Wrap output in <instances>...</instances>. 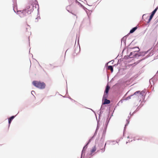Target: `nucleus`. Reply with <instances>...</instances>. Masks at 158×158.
Masks as SVG:
<instances>
[{
    "mask_svg": "<svg viewBox=\"0 0 158 158\" xmlns=\"http://www.w3.org/2000/svg\"><path fill=\"white\" fill-rule=\"evenodd\" d=\"M32 84L36 87L41 89H44L46 86L44 82L36 81H33Z\"/></svg>",
    "mask_w": 158,
    "mask_h": 158,
    "instance_id": "nucleus-2",
    "label": "nucleus"
},
{
    "mask_svg": "<svg viewBox=\"0 0 158 158\" xmlns=\"http://www.w3.org/2000/svg\"><path fill=\"white\" fill-rule=\"evenodd\" d=\"M69 2L70 3H72L73 2L76 1V0H68Z\"/></svg>",
    "mask_w": 158,
    "mask_h": 158,
    "instance_id": "nucleus-14",
    "label": "nucleus"
},
{
    "mask_svg": "<svg viewBox=\"0 0 158 158\" xmlns=\"http://www.w3.org/2000/svg\"><path fill=\"white\" fill-rule=\"evenodd\" d=\"M108 69L111 70L112 72H113V69L112 66L110 65L108 66Z\"/></svg>",
    "mask_w": 158,
    "mask_h": 158,
    "instance_id": "nucleus-10",
    "label": "nucleus"
},
{
    "mask_svg": "<svg viewBox=\"0 0 158 158\" xmlns=\"http://www.w3.org/2000/svg\"><path fill=\"white\" fill-rule=\"evenodd\" d=\"M158 9V7H156L155 8V9L152 12V14H153L154 15L156 12V11Z\"/></svg>",
    "mask_w": 158,
    "mask_h": 158,
    "instance_id": "nucleus-13",
    "label": "nucleus"
},
{
    "mask_svg": "<svg viewBox=\"0 0 158 158\" xmlns=\"http://www.w3.org/2000/svg\"><path fill=\"white\" fill-rule=\"evenodd\" d=\"M14 116H12L9 118V124H10L11 121L14 119Z\"/></svg>",
    "mask_w": 158,
    "mask_h": 158,
    "instance_id": "nucleus-9",
    "label": "nucleus"
},
{
    "mask_svg": "<svg viewBox=\"0 0 158 158\" xmlns=\"http://www.w3.org/2000/svg\"><path fill=\"white\" fill-rule=\"evenodd\" d=\"M97 149L96 147L95 146H94L92 148L91 150V154H92Z\"/></svg>",
    "mask_w": 158,
    "mask_h": 158,
    "instance_id": "nucleus-4",
    "label": "nucleus"
},
{
    "mask_svg": "<svg viewBox=\"0 0 158 158\" xmlns=\"http://www.w3.org/2000/svg\"><path fill=\"white\" fill-rule=\"evenodd\" d=\"M106 143L105 144V147L104 148V149H103V147H102H102H101V149L100 150H98L97 151V152H99V151H101L102 152H103L105 151V148L106 145Z\"/></svg>",
    "mask_w": 158,
    "mask_h": 158,
    "instance_id": "nucleus-7",
    "label": "nucleus"
},
{
    "mask_svg": "<svg viewBox=\"0 0 158 158\" xmlns=\"http://www.w3.org/2000/svg\"><path fill=\"white\" fill-rule=\"evenodd\" d=\"M137 29V27H134L130 31V33H132L134 32Z\"/></svg>",
    "mask_w": 158,
    "mask_h": 158,
    "instance_id": "nucleus-8",
    "label": "nucleus"
},
{
    "mask_svg": "<svg viewBox=\"0 0 158 158\" xmlns=\"http://www.w3.org/2000/svg\"><path fill=\"white\" fill-rule=\"evenodd\" d=\"M110 87L108 85H107L105 91V93H108Z\"/></svg>",
    "mask_w": 158,
    "mask_h": 158,
    "instance_id": "nucleus-6",
    "label": "nucleus"
},
{
    "mask_svg": "<svg viewBox=\"0 0 158 158\" xmlns=\"http://www.w3.org/2000/svg\"><path fill=\"white\" fill-rule=\"evenodd\" d=\"M154 15L153 14H151V15L150 16V18L149 19L148 23H149V22H150V21H151V20L152 19V18H153V17Z\"/></svg>",
    "mask_w": 158,
    "mask_h": 158,
    "instance_id": "nucleus-12",
    "label": "nucleus"
},
{
    "mask_svg": "<svg viewBox=\"0 0 158 158\" xmlns=\"http://www.w3.org/2000/svg\"><path fill=\"white\" fill-rule=\"evenodd\" d=\"M33 6L32 5H31L27 9L23 10L22 12L24 14L27 13L28 14H30L33 11Z\"/></svg>",
    "mask_w": 158,
    "mask_h": 158,
    "instance_id": "nucleus-3",
    "label": "nucleus"
},
{
    "mask_svg": "<svg viewBox=\"0 0 158 158\" xmlns=\"http://www.w3.org/2000/svg\"><path fill=\"white\" fill-rule=\"evenodd\" d=\"M108 96V94L107 93H104V94L103 96V99H106Z\"/></svg>",
    "mask_w": 158,
    "mask_h": 158,
    "instance_id": "nucleus-11",
    "label": "nucleus"
},
{
    "mask_svg": "<svg viewBox=\"0 0 158 158\" xmlns=\"http://www.w3.org/2000/svg\"><path fill=\"white\" fill-rule=\"evenodd\" d=\"M143 92L137 91L135 92L133 95H131L130 96V98H131V97L133 96V98H135L137 100H139L143 97Z\"/></svg>",
    "mask_w": 158,
    "mask_h": 158,
    "instance_id": "nucleus-1",
    "label": "nucleus"
},
{
    "mask_svg": "<svg viewBox=\"0 0 158 158\" xmlns=\"http://www.w3.org/2000/svg\"><path fill=\"white\" fill-rule=\"evenodd\" d=\"M110 103V101L109 100H107V99H104V102L103 103L104 104H108Z\"/></svg>",
    "mask_w": 158,
    "mask_h": 158,
    "instance_id": "nucleus-5",
    "label": "nucleus"
}]
</instances>
